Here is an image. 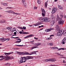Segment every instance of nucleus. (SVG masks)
<instances>
[{"label":"nucleus","instance_id":"nucleus-1","mask_svg":"<svg viewBox=\"0 0 66 66\" xmlns=\"http://www.w3.org/2000/svg\"><path fill=\"white\" fill-rule=\"evenodd\" d=\"M14 52H11L9 53H5V59H5V60L7 61V60H10L11 59L12 60V59H13V57H9L8 56L6 55H10V54H12V53H13Z\"/></svg>","mask_w":66,"mask_h":66},{"label":"nucleus","instance_id":"nucleus-2","mask_svg":"<svg viewBox=\"0 0 66 66\" xmlns=\"http://www.w3.org/2000/svg\"><path fill=\"white\" fill-rule=\"evenodd\" d=\"M64 33V30H61L59 31L57 33V35L58 36H61Z\"/></svg>","mask_w":66,"mask_h":66},{"label":"nucleus","instance_id":"nucleus-3","mask_svg":"<svg viewBox=\"0 0 66 66\" xmlns=\"http://www.w3.org/2000/svg\"><path fill=\"white\" fill-rule=\"evenodd\" d=\"M38 52L37 51H33L32 52H31L30 53V54H29V53H28V52H26L24 54V55H32V54H36V52Z\"/></svg>","mask_w":66,"mask_h":66},{"label":"nucleus","instance_id":"nucleus-4","mask_svg":"<svg viewBox=\"0 0 66 66\" xmlns=\"http://www.w3.org/2000/svg\"><path fill=\"white\" fill-rule=\"evenodd\" d=\"M23 58L24 59V60L27 61V60H29L31 59H33V57L31 56H27L26 57H23Z\"/></svg>","mask_w":66,"mask_h":66},{"label":"nucleus","instance_id":"nucleus-5","mask_svg":"<svg viewBox=\"0 0 66 66\" xmlns=\"http://www.w3.org/2000/svg\"><path fill=\"white\" fill-rule=\"evenodd\" d=\"M34 46L30 48L31 50H33V49L39 48L38 47H37L38 46V45H37V43H35L34 45Z\"/></svg>","mask_w":66,"mask_h":66},{"label":"nucleus","instance_id":"nucleus-6","mask_svg":"<svg viewBox=\"0 0 66 66\" xmlns=\"http://www.w3.org/2000/svg\"><path fill=\"white\" fill-rule=\"evenodd\" d=\"M58 23L59 24H63L64 22L62 19H59V21L58 22Z\"/></svg>","mask_w":66,"mask_h":66},{"label":"nucleus","instance_id":"nucleus-7","mask_svg":"<svg viewBox=\"0 0 66 66\" xmlns=\"http://www.w3.org/2000/svg\"><path fill=\"white\" fill-rule=\"evenodd\" d=\"M50 20H51V19L50 18H44V22H49Z\"/></svg>","mask_w":66,"mask_h":66},{"label":"nucleus","instance_id":"nucleus-8","mask_svg":"<svg viewBox=\"0 0 66 66\" xmlns=\"http://www.w3.org/2000/svg\"><path fill=\"white\" fill-rule=\"evenodd\" d=\"M56 31H59L60 29V27L58 25H56Z\"/></svg>","mask_w":66,"mask_h":66},{"label":"nucleus","instance_id":"nucleus-9","mask_svg":"<svg viewBox=\"0 0 66 66\" xmlns=\"http://www.w3.org/2000/svg\"><path fill=\"white\" fill-rule=\"evenodd\" d=\"M23 59H24L23 57H21L20 60V63L19 64L22 63H23Z\"/></svg>","mask_w":66,"mask_h":66},{"label":"nucleus","instance_id":"nucleus-10","mask_svg":"<svg viewBox=\"0 0 66 66\" xmlns=\"http://www.w3.org/2000/svg\"><path fill=\"white\" fill-rule=\"evenodd\" d=\"M62 44H64L65 43H66V37L64 38L62 41Z\"/></svg>","mask_w":66,"mask_h":66},{"label":"nucleus","instance_id":"nucleus-11","mask_svg":"<svg viewBox=\"0 0 66 66\" xmlns=\"http://www.w3.org/2000/svg\"><path fill=\"white\" fill-rule=\"evenodd\" d=\"M41 23H42L40 22H39L36 24H34V25L35 26H39V25H40V24H41Z\"/></svg>","mask_w":66,"mask_h":66},{"label":"nucleus","instance_id":"nucleus-12","mask_svg":"<svg viewBox=\"0 0 66 66\" xmlns=\"http://www.w3.org/2000/svg\"><path fill=\"white\" fill-rule=\"evenodd\" d=\"M39 20H40L42 22H44V18H40L39 19Z\"/></svg>","mask_w":66,"mask_h":66},{"label":"nucleus","instance_id":"nucleus-13","mask_svg":"<svg viewBox=\"0 0 66 66\" xmlns=\"http://www.w3.org/2000/svg\"><path fill=\"white\" fill-rule=\"evenodd\" d=\"M50 60H49V61H50V62H55V61H56V60L55 59H49Z\"/></svg>","mask_w":66,"mask_h":66},{"label":"nucleus","instance_id":"nucleus-14","mask_svg":"<svg viewBox=\"0 0 66 66\" xmlns=\"http://www.w3.org/2000/svg\"><path fill=\"white\" fill-rule=\"evenodd\" d=\"M0 22L1 23H4V22H5L6 21L4 20H2L0 21Z\"/></svg>","mask_w":66,"mask_h":66},{"label":"nucleus","instance_id":"nucleus-15","mask_svg":"<svg viewBox=\"0 0 66 66\" xmlns=\"http://www.w3.org/2000/svg\"><path fill=\"white\" fill-rule=\"evenodd\" d=\"M55 23L54 21H52L50 22V24L51 25L53 26Z\"/></svg>","mask_w":66,"mask_h":66},{"label":"nucleus","instance_id":"nucleus-16","mask_svg":"<svg viewBox=\"0 0 66 66\" xmlns=\"http://www.w3.org/2000/svg\"><path fill=\"white\" fill-rule=\"evenodd\" d=\"M10 65H11V64L10 63H7L4 64L5 66H10Z\"/></svg>","mask_w":66,"mask_h":66},{"label":"nucleus","instance_id":"nucleus-17","mask_svg":"<svg viewBox=\"0 0 66 66\" xmlns=\"http://www.w3.org/2000/svg\"><path fill=\"white\" fill-rule=\"evenodd\" d=\"M45 32H50V31H51V29H46L45 30Z\"/></svg>","mask_w":66,"mask_h":66},{"label":"nucleus","instance_id":"nucleus-18","mask_svg":"<svg viewBox=\"0 0 66 66\" xmlns=\"http://www.w3.org/2000/svg\"><path fill=\"white\" fill-rule=\"evenodd\" d=\"M14 13L13 11L12 10H9V13H11L12 14H13Z\"/></svg>","mask_w":66,"mask_h":66},{"label":"nucleus","instance_id":"nucleus-19","mask_svg":"<svg viewBox=\"0 0 66 66\" xmlns=\"http://www.w3.org/2000/svg\"><path fill=\"white\" fill-rule=\"evenodd\" d=\"M28 37H32V36H34V35L33 34H30L28 35Z\"/></svg>","mask_w":66,"mask_h":66},{"label":"nucleus","instance_id":"nucleus-20","mask_svg":"<svg viewBox=\"0 0 66 66\" xmlns=\"http://www.w3.org/2000/svg\"><path fill=\"white\" fill-rule=\"evenodd\" d=\"M47 3L46 2H45V8H47Z\"/></svg>","mask_w":66,"mask_h":66},{"label":"nucleus","instance_id":"nucleus-21","mask_svg":"<svg viewBox=\"0 0 66 66\" xmlns=\"http://www.w3.org/2000/svg\"><path fill=\"white\" fill-rule=\"evenodd\" d=\"M1 57H2V58L3 57L4 58V59H5V55H3L0 56V58H1Z\"/></svg>","mask_w":66,"mask_h":66},{"label":"nucleus","instance_id":"nucleus-22","mask_svg":"<svg viewBox=\"0 0 66 66\" xmlns=\"http://www.w3.org/2000/svg\"><path fill=\"white\" fill-rule=\"evenodd\" d=\"M41 10L42 11V13H46L45 11V9H41Z\"/></svg>","mask_w":66,"mask_h":66},{"label":"nucleus","instance_id":"nucleus-23","mask_svg":"<svg viewBox=\"0 0 66 66\" xmlns=\"http://www.w3.org/2000/svg\"><path fill=\"white\" fill-rule=\"evenodd\" d=\"M58 5V8L59 9H61L62 10V7L60 5Z\"/></svg>","mask_w":66,"mask_h":66},{"label":"nucleus","instance_id":"nucleus-24","mask_svg":"<svg viewBox=\"0 0 66 66\" xmlns=\"http://www.w3.org/2000/svg\"><path fill=\"white\" fill-rule=\"evenodd\" d=\"M13 14H15V15H20L21 14L20 13H15V12H13Z\"/></svg>","mask_w":66,"mask_h":66},{"label":"nucleus","instance_id":"nucleus-25","mask_svg":"<svg viewBox=\"0 0 66 66\" xmlns=\"http://www.w3.org/2000/svg\"><path fill=\"white\" fill-rule=\"evenodd\" d=\"M12 27H9L7 28V29H8V30H11V29H12Z\"/></svg>","mask_w":66,"mask_h":66},{"label":"nucleus","instance_id":"nucleus-26","mask_svg":"<svg viewBox=\"0 0 66 66\" xmlns=\"http://www.w3.org/2000/svg\"><path fill=\"white\" fill-rule=\"evenodd\" d=\"M21 42V40L19 41H16L15 42V43H16V44H19V43H20V42Z\"/></svg>","mask_w":66,"mask_h":66},{"label":"nucleus","instance_id":"nucleus-27","mask_svg":"<svg viewBox=\"0 0 66 66\" xmlns=\"http://www.w3.org/2000/svg\"><path fill=\"white\" fill-rule=\"evenodd\" d=\"M23 5L24 6V7H26V6H27V4H26V2H25L24 3H23Z\"/></svg>","mask_w":66,"mask_h":66},{"label":"nucleus","instance_id":"nucleus-28","mask_svg":"<svg viewBox=\"0 0 66 66\" xmlns=\"http://www.w3.org/2000/svg\"><path fill=\"white\" fill-rule=\"evenodd\" d=\"M46 12H43L42 13V16L43 17H44L45 16V14Z\"/></svg>","mask_w":66,"mask_h":66},{"label":"nucleus","instance_id":"nucleus-29","mask_svg":"<svg viewBox=\"0 0 66 66\" xmlns=\"http://www.w3.org/2000/svg\"><path fill=\"white\" fill-rule=\"evenodd\" d=\"M65 50V48H59V49H58L57 50L58 51H60V50Z\"/></svg>","mask_w":66,"mask_h":66},{"label":"nucleus","instance_id":"nucleus-30","mask_svg":"<svg viewBox=\"0 0 66 66\" xmlns=\"http://www.w3.org/2000/svg\"><path fill=\"white\" fill-rule=\"evenodd\" d=\"M49 45H50V46H53V43H49L48 44Z\"/></svg>","mask_w":66,"mask_h":66},{"label":"nucleus","instance_id":"nucleus-31","mask_svg":"<svg viewBox=\"0 0 66 66\" xmlns=\"http://www.w3.org/2000/svg\"><path fill=\"white\" fill-rule=\"evenodd\" d=\"M53 10H54L55 11H57V8L55 7V8H54Z\"/></svg>","mask_w":66,"mask_h":66},{"label":"nucleus","instance_id":"nucleus-32","mask_svg":"<svg viewBox=\"0 0 66 66\" xmlns=\"http://www.w3.org/2000/svg\"><path fill=\"white\" fill-rule=\"evenodd\" d=\"M15 46H18V47H22V46H23V45H15Z\"/></svg>","mask_w":66,"mask_h":66},{"label":"nucleus","instance_id":"nucleus-33","mask_svg":"<svg viewBox=\"0 0 66 66\" xmlns=\"http://www.w3.org/2000/svg\"><path fill=\"white\" fill-rule=\"evenodd\" d=\"M49 60H50V59H48L45 60V62H47L50 61Z\"/></svg>","mask_w":66,"mask_h":66},{"label":"nucleus","instance_id":"nucleus-34","mask_svg":"<svg viewBox=\"0 0 66 66\" xmlns=\"http://www.w3.org/2000/svg\"><path fill=\"white\" fill-rule=\"evenodd\" d=\"M51 39V37H50L46 38V40H50Z\"/></svg>","mask_w":66,"mask_h":66},{"label":"nucleus","instance_id":"nucleus-35","mask_svg":"<svg viewBox=\"0 0 66 66\" xmlns=\"http://www.w3.org/2000/svg\"><path fill=\"white\" fill-rule=\"evenodd\" d=\"M56 19L59 20V16L58 15H57L56 16Z\"/></svg>","mask_w":66,"mask_h":66},{"label":"nucleus","instance_id":"nucleus-36","mask_svg":"<svg viewBox=\"0 0 66 66\" xmlns=\"http://www.w3.org/2000/svg\"><path fill=\"white\" fill-rule=\"evenodd\" d=\"M22 52H18V54H19V55H21V54H22Z\"/></svg>","mask_w":66,"mask_h":66},{"label":"nucleus","instance_id":"nucleus-37","mask_svg":"<svg viewBox=\"0 0 66 66\" xmlns=\"http://www.w3.org/2000/svg\"><path fill=\"white\" fill-rule=\"evenodd\" d=\"M55 12L56 11H55L53 9L52 10V13L53 14V13H55Z\"/></svg>","mask_w":66,"mask_h":66},{"label":"nucleus","instance_id":"nucleus-38","mask_svg":"<svg viewBox=\"0 0 66 66\" xmlns=\"http://www.w3.org/2000/svg\"><path fill=\"white\" fill-rule=\"evenodd\" d=\"M4 6H7V3H4Z\"/></svg>","mask_w":66,"mask_h":66},{"label":"nucleus","instance_id":"nucleus-39","mask_svg":"<svg viewBox=\"0 0 66 66\" xmlns=\"http://www.w3.org/2000/svg\"><path fill=\"white\" fill-rule=\"evenodd\" d=\"M37 2L38 4H40L41 3L40 1L39 0H37Z\"/></svg>","mask_w":66,"mask_h":66},{"label":"nucleus","instance_id":"nucleus-40","mask_svg":"<svg viewBox=\"0 0 66 66\" xmlns=\"http://www.w3.org/2000/svg\"><path fill=\"white\" fill-rule=\"evenodd\" d=\"M22 29H24V30H26V27H23V28H22Z\"/></svg>","mask_w":66,"mask_h":66},{"label":"nucleus","instance_id":"nucleus-41","mask_svg":"<svg viewBox=\"0 0 66 66\" xmlns=\"http://www.w3.org/2000/svg\"><path fill=\"white\" fill-rule=\"evenodd\" d=\"M19 37H11V38H18Z\"/></svg>","mask_w":66,"mask_h":66},{"label":"nucleus","instance_id":"nucleus-42","mask_svg":"<svg viewBox=\"0 0 66 66\" xmlns=\"http://www.w3.org/2000/svg\"><path fill=\"white\" fill-rule=\"evenodd\" d=\"M38 45V46H39V45H41V44L40 43H37Z\"/></svg>","mask_w":66,"mask_h":66},{"label":"nucleus","instance_id":"nucleus-43","mask_svg":"<svg viewBox=\"0 0 66 66\" xmlns=\"http://www.w3.org/2000/svg\"><path fill=\"white\" fill-rule=\"evenodd\" d=\"M51 18L52 19H53V18H54V15H52V16L51 17Z\"/></svg>","mask_w":66,"mask_h":66},{"label":"nucleus","instance_id":"nucleus-44","mask_svg":"<svg viewBox=\"0 0 66 66\" xmlns=\"http://www.w3.org/2000/svg\"><path fill=\"white\" fill-rule=\"evenodd\" d=\"M7 9H13V7H7Z\"/></svg>","mask_w":66,"mask_h":66},{"label":"nucleus","instance_id":"nucleus-45","mask_svg":"<svg viewBox=\"0 0 66 66\" xmlns=\"http://www.w3.org/2000/svg\"><path fill=\"white\" fill-rule=\"evenodd\" d=\"M44 27V26L43 25H42L40 26H39V28H42V27Z\"/></svg>","mask_w":66,"mask_h":66},{"label":"nucleus","instance_id":"nucleus-46","mask_svg":"<svg viewBox=\"0 0 66 66\" xmlns=\"http://www.w3.org/2000/svg\"><path fill=\"white\" fill-rule=\"evenodd\" d=\"M34 10H36L37 9V7H34Z\"/></svg>","mask_w":66,"mask_h":66},{"label":"nucleus","instance_id":"nucleus-47","mask_svg":"<svg viewBox=\"0 0 66 66\" xmlns=\"http://www.w3.org/2000/svg\"><path fill=\"white\" fill-rule=\"evenodd\" d=\"M18 28L19 29H22V28L20 27H18Z\"/></svg>","mask_w":66,"mask_h":66},{"label":"nucleus","instance_id":"nucleus-48","mask_svg":"<svg viewBox=\"0 0 66 66\" xmlns=\"http://www.w3.org/2000/svg\"><path fill=\"white\" fill-rule=\"evenodd\" d=\"M1 40H4V38H1Z\"/></svg>","mask_w":66,"mask_h":66},{"label":"nucleus","instance_id":"nucleus-49","mask_svg":"<svg viewBox=\"0 0 66 66\" xmlns=\"http://www.w3.org/2000/svg\"><path fill=\"white\" fill-rule=\"evenodd\" d=\"M22 2L23 3L25 2V0H22Z\"/></svg>","mask_w":66,"mask_h":66},{"label":"nucleus","instance_id":"nucleus-50","mask_svg":"<svg viewBox=\"0 0 66 66\" xmlns=\"http://www.w3.org/2000/svg\"><path fill=\"white\" fill-rule=\"evenodd\" d=\"M4 57L2 58V59H0V61H2V60H4Z\"/></svg>","mask_w":66,"mask_h":66},{"label":"nucleus","instance_id":"nucleus-51","mask_svg":"<svg viewBox=\"0 0 66 66\" xmlns=\"http://www.w3.org/2000/svg\"><path fill=\"white\" fill-rule=\"evenodd\" d=\"M28 37H29V36L28 35L26 37H24V38H28Z\"/></svg>","mask_w":66,"mask_h":66},{"label":"nucleus","instance_id":"nucleus-52","mask_svg":"<svg viewBox=\"0 0 66 66\" xmlns=\"http://www.w3.org/2000/svg\"><path fill=\"white\" fill-rule=\"evenodd\" d=\"M29 34V33L27 32H25V34Z\"/></svg>","mask_w":66,"mask_h":66},{"label":"nucleus","instance_id":"nucleus-53","mask_svg":"<svg viewBox=\"0 0 66 66\" xmlns=\"http://www.w3.org/2000/svg\"><path fill=\"white\" fill-rule=\"evenodd\" d=\"M53 49L54 50V49H55V47H52V49Z\"/></svg>","mask_w":66,"mask_h":66},{"label":"nucleus","instance_id":"nucleus-54","mask_svg":"<svg viewBox=\"0 0 66 66\" xmlns=\"http://www.w3.org/2000/svg\"><path fill=\"white\" fill-rule=\"evenodd\" d=\"M56 54L58 55H61L59 53H57Z\"/></svg>","mask_w":66,"mask_h":66},{"label":"nucleus","instance_id":"nucleus-55","mask_svg":"<svg viewBox=\"0 0 66 66\" xmlns=\"http://www.w3.org/2000/svg\"><path fill=\"white\" fill-rule=\"evenodd\" d=\"M17 48H12V49L13 50H16V49H17Z\"/></svg>","mask_w":66,"mask_h":66},{"label":"nucleus","instance_id":"nucleus-56","mask_svg":"<svg viewBox=\"0 0 66 66\" xmlns=\"http://www.w3.org/2000/svg\"><path fill=\"white\" fill-rule=\"evenodd\" d=\"M59 49V48H58L57 47H55V49L56 50L57 49Z\"/></svg>","mask_w":66,"mask_h":66},{"label":"nucleus","instance_id":"nucleus-57","mask_svg":"<svg viewBox=\"0 0 66 66\" xmlns=\"http://www.w3.org/2000/svg\"><path fill=\"white\" fill-rule=\"evenodd\" d=\"M19 33L20 34H22V31H20Z\"/></svg>","mask_w":66,"mask_h":66},{"label":"nucleus","instance_id":"nucleus-58","mask_svg":"<svg viewBox=\"0 0 66 66\" xmlns=\"http://www.w3.org/2000/svg\"><path fill=\"white\" fill-rule=\"evenodd\" d=\"M16 40H19V38H18V39H16Z\"/></svg>","mask_w":66,"mask_h":66},{"label":"nucleus","instance_id":"nucleus-59","mask_svg":"<svg viewBox=\"0 0 66 66\" xmlns=\"http://www.w3.org/2000/svg\"><path fill=\"white\" fill-rule=\"evenodd\" d=\"M34 41L33 40L32 41H30V43H34Z\"/></svg>","mask_w":66,"mask_h":66},{"label":"nucleus","instance_id":"nucleus-60","mask_svg":"<svg viewBox=\"0 0 66 66\" xmlns=\"http://www.w3.org/2000/svg\"><path fill=\"white\" fill-rule=\"evenodd\" d=\"M61 58H64V59H65V57H61Z\"/></svg>","mask_w":66,"mask_h":66},{"label":"nucleus","instance_id":"nucleus-61","mask_svg":"<svg viewBox=\"0 0 66 66\" xmlns=\"http://www.w3.org/2000/svg\"><path fill=\"white\" fill-rule=\"evenodd\" d=\"M6 12V13H9V10H8L7 11H5Z\"/></svg>","mask_w":66,"mask_h":66},{"label":"nucleus","instance_id":"nucleus-62","mask_svg":"<svg viewBox=\"0 0 66 66\" xmlns=\"http://www.w3.org/2000/svg\"><path fill=\"white\" fill-rule=\"evenodd\" d=\"M51 66H55V64H54V65L51 64Z\"/></svg>","mask_w":66,"mask_h":66},{"label":"nucleus","instance_id":"nucleus-63","mask_svg":"<svg viewBox=\"0 0 66 66\" xmlns=\"http://www.w3.org/2000/svg\"><path fill=\"white\" fill-rule=\"evenodd\" d=\"M51 36H54V35H51L50 36V37H51Z\"/></svg>","mask_w":66,"mask_h":66},{"label":"nucleus","instance_id":"nucleus-64","mask_svg":"<svg viewBox=\"0 0 66 66\" xmlns=\"http://www.w3.org/2000/svg\"><path fill=\"white\" fill-rule=\"evenodd\" d=\"M14 34H16V32H14Z\"/></svg>","mask_w":66,"mask_h":66}]
</instances>
